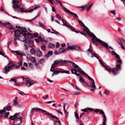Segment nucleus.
<instances>
[{
  "label": "nucleus",
  "mask_w": 125,
  "mask_h": 125,
  "mask_svg": "<svg viewBox=\"0 0 125 125\" xmlns=\"http://www.w3.org/2000/svg\"><path fill=\"white\" fill-rule=\"evenodd\" d=\"M80 73L82 74H83L84 75H85L90 80H91V83L92 84V88H94L95 89H96V86L95 84V82L94 80L92 79L88 75H87L86 73L84 72V71H82L81 72H80Z\"/></svg>",
  "instance_id": "nucleus-4"
},
{
  "label": "nucleus",
  "mask_w": 125,
  "mask_h": 125,
  "mask_svg": "<svg viewBox=\"0 0 125 125\" xmlns=\"http://www.w3.org/2000/svg\"><path fill=\"white\" fill-rule=\"evenodd\" d=\"M23 116L22 114L19 113H16L13 115L10 116L9 119L11 120H14L13 122L14 125H21L22 121L20 119H21Z\"/></svg>",
  "instance_id": "nucleus-2"
},
{
  "label": "nucleus",
  "mask_w": 125,
  "mask_h": 125,
  "mask_svg": "<svg viewBox=\"0 0 125 125\" xmlns=\"http://www.w3.org/2000/svg\"><path fill=\"white\" fill-rule=\"evenodd\" d=\"M45 114L48 115L50 116L51 117H52L54 120L55 121V122H56L57 121H60V120L57 117L52 115L51 114H50L49 112H47V111L45 113Z\"/></svg>",
  "instance_id": "nucleus-6"
},
{
  "label": "nucleus",
  "mask_w": 125,
  "mask_h": 125,
  "mask_svg": "<svg viewBox=\"0 0 125 125\" xmlns=\"http://www.w3.org/2000/svg\"><path fill=\"white\" fill-rule=\"evenodd\" d=\"M15 35L16 37H18L20 36V35L21 33V31L18 30H16L15 31Z\"/></svg>",
  "instance_id": "nucleus-11"
},
{
  "label": "nucleus",
  "mask_w": 125,
  "mask_h": 125,
  "mask_svg": "<svg viewBox=\"0 0 125 125\" xmlns=\"http://www.w3.org/2000/svg\"><path fill=\"white\" fill-rule=\"evenodd\" d=\"M69 62L71 63H72L73 64V65L74 67H75V68H77V67H78V65L76 64L74 62H72L71 61H69Z\"/></svg>",
  "instance_id": "nucleus-30"
},
{
  "label": "nucleus",
  "mask_w": 125,
  "mask_h": 125,
  "mask_svg": "<svg viewBox=\"0 0 125 125\" xmlns=\"http://www.w3.org/2000/svg\"><path fill=\"white\" fill-rule=\"evenodd\" d=\"M23 84V82H20V83H15L14 85L18 86H20L22 85Z\"/></svg>",
  "instance_id": "nucleus-28"
},
{
  "label": "nucleus",
  "mask_w": 125,
  "mask_h": 125,
  "mask_svg": "<svg viewBox=\"0 0 125 125\" xmlns=\"http://www.w3.org/2000/svg\"><path fill=\"white\" fill-rule=\"evenodd\" d=\"M90 3H89L88 4L86 5V6H80L79 7L81 8H83V9H82L83 10H84L86 7H87V11H88L90 9L91 7L93 5V4L92 3L89 6V7H88L89 4H90Z\"/></svg>",
  "instance_id": "nucleus-7"
},
{
  "label": "nucleus",
  "mask_w": 125,
  "mask_h": 125,
  "mask_svg": "<svg viewBox=\"0 0 125 125\" xmlns=\"http://www.w3.org/2000/svg\"><path fill=\"white\" fill-rule=\"evenodd\" d=\"M55 125H61V122L60 121H57L55 122Z\"/></svg>",
  "instance_id": "nucleus-54"
},
{
  "label": "nucleus",
  "mask_w": 125,
  "mask_h": 125,
  "mask_svg": "<svg viewBox=\"0 0 125 125\" xmlns=\"http://www.w3.org/2000/svg\"><path fill=\"white\" fill-rule=\"evenodd\" d=\"M6 110L7 111H10L11 108V107L10 106H6Z\"/></svg>",
  "instance_id": "nucleus-45"
},
{
  "label": "nucleus",
  "mask_w": 125,
  "mask_h": 125,
  "mask_svg": "<svg viewBox=\"0 0 125 125\" xmlns=\"http://www.w3.org/2000/svg\"><path fill=\"white\" fill-rule=\"evenodd\" d=\"M73 47L74 48L73 49H75L76 50H78L79 51H80V48L78 46H73Z\"/></svg>",
  "instance_id": "nucleus-29"
},
{
  "label": "nucleus",
  "mask_w": 125,
  "mask_h": 125,
  "mask_svg": "<svg viewBox=\"0 0 125 125\" xmlns=\"http://www.w3.org/2000/svg\"><path fill=\"white\" fill-rule=\"evenodd\" d=\"M17 4V3L13 4V7L14 9H18L20 7V6Z\"/></svg>",
  "instance_id": "nucleus-22"
},
{
  "label": "nucleus",
  "mask_w": 125,
  "mask_h": 125,
  "mask_svg": "<svg viewBox=\"0 0 125 125\" xmlns=\"http://www.w3.org/2000/svg\"><path fill=\"white\" fill-rule=\"evenodd\" d=\"M109 92L108 91L106 90L104 92V93L106 94L107 95H108L109 94Z\"/></svg>",
  "instance_id": "nucleus-63"
},
{
  "label": "nucleus",
  "mask_w": 125,
  "mask_h": 125,
  "mask_svg": "<svg viewBox=\"0 0 125 125\" xmlns=\"http://www.w3.org/2000/svg\"><path fill=\"white\" fill-rule=\"evenodd\" d=\"M110 12L111 13L113 14L114 15H115L116 13L115 11L113 10H111L110 11Z\"/></svg>",
  "instance_id": "nucleus-61"
},
{
  "label": "nucleus",
  "mask_w": 125,
  "mask_h": 125,
  "mask_svg": "<svg viewBox=\"0 0 125 125\" xmlns=\"http://www.w3.org/2000/svg\"><path fill=\"white\" fill-rule=\"evenodd\" d=\"M104 67L105 68L104 70H105L107 71L110 73V72H111L112 69L108 66H106L105 65H104Z\"/></svg>",
  "instance_id": "nucleus-14"
},
{
  "label": "nucleus",
  "mask_w": 125,
  "mask_h": 125,
  "mask_svg": "<svg viewBox=\"0 0 125 125\" xmlns=\"http://www.w3.org/2000/svg\"><path fill=\"white\" fill-rule=\"evenodd\" d=\"M9 114L10 113L9 112L5 113L4 114L5 117V118L7 117L9 115Z\"/></svg>",
  "instance_id": "nucleus-50"
},
{
  "label": "nucleus",
  "mask_w": 125,
  "mask_h": 125,
  "mask_svg": "<svg viewBox=\"0 0 125 125\" xmlns=\"http://www.w3.org/2000/svg\"><path fill=\"white\" fill-rule=\"evenodd\" d=\"M13 69H14V68L12 67L11 65L10 66L7 65L4 68L5 73L7 74L8 72L10 71V70H12Z\"/></svg>",
  "instance_id": "nucleus-5"
},
{
  "label": "nucleus",
  "mask_w": 125,
  "mask_h": 125,
  "mask_svg": "<svg viewBox=\"0 0 125 125\" xmlns=\"http://www.w3.org/2000/svg\"><path fill=\"white\" fill-rule=\"evenodd\" d=\"M36 54L38 57H41L42 56V52L40 50H38L36 52Z\"/></svg>",
  "instance_id": "nucleus-13"
},
{
  "label": "nucleus",
  "mask_w": 125,
  "mask_h": 125,
  "mask_svg": "<svg viewBox=\"0 0 125 125\" xmlns=\"http://www.w3.org/2000/svg\"><path fill=\"white\" fill-rule=\"evenodd\" d=\"M11 81H12L13 82H14L15 83H16L17 81L16 79L15 78H11L10 79V80L9 81L10 82Z\"/></svg>",
  "instance_id": "nucleus-42"
},
{
  "label": "nucleus",
  "mask_w": 125,
  "mask_h": 125,
  "mask_svg": "<svg viewBox=\"0 0 125 125\" xmlns=\"http://www.w3.org/2000/svg\"><path fill=\"white\" fill-rule=\"evenodd\" d=\"M13 102L14 105L17 106L18 104V102L16 100H14Z\"/></svg>",
  "instance_id": "nucleus-48"
},
{
  "label": "nucleus",
  "mask_w": 125,
  "mask_h": 125,
  "mask_svg": "<svg viewBox=\"0 0 125 125\" xmlns=\"http://www.w3.org/2000/svg\"><path fill=\"white\" fill-rule=\"evenodd\" d=\"M68 62H69V61H66V60H64V61H62V60H61L59 61V63L60 64H64L66 63H67V64L68 65H69L68 64Z\"/></svg>",
  "instance_id": "nucleus-17"
},
{
  "label": "nucleus",
  "mask_w": 125,
  "mask_h": 125,
  "mask_svg": "<svg viewBox=\"0 0 125 125\" xmlns=\"http://www.w3.org/2000/svg\"><path fill=\"white\" fill-rule=\"evenodd\" d=\"M92 36L91 37H92V42L93 44H95L96 46H98L99 45L101 44L108 50L109 48L112 50H114V49L111 46H109L107 43L98 38L94 34H92Z\"/></svg>",
  "instance_id": "nucleus-1"
},
{
  "label": "nucleus",
  "mask_w": 125,
  "mask_h": 125,
  "mask_svg": "<svg viewBox=\"0 0 125 125\" xmlns=\"http://www.w3.org/2000/svg\"><path fill=\"white\" fill-rule=\"evenodd\" d=\"M103 117L104 118L103 120L104 122L103 124L104 125H105L106 124V116L105 115H103Z\"/></svg>",
  "instance_id": "nucleus-25"
},
{
  "label": "nucleus",
  "mask_w": 125,
  "mask_h": 125,
  "mask_svg": "<svg viewBox=\"0 0 125 125\" xmlns=\"http://www.w3.org/2000/svg\"><path fill=\"white\" fill-rule=\"evenodd\" d=\"M6 112V110L4 108L3 110H0V118L2 116V115Z\"/></svg>",
  "instance_id": "nucleus-20"
},
{
  "label": "nucleus",
  "mask_w": 125,
  "mask_h": 125,
  "mask_svg": "<svg viewBox=\"0 0 125 125\" xmlns=\"http://www.w3.org/2000/svg\"><path fill=\"white\" fill-rule=\"evenodd\" d=\"M31 57L30 54H28L27 55V58L28 60H30L31 58Z\"/></svg>",
  "instance_id": "nucleus-37"
},
{
  "label": "nucleus",
  "mask_w": 125,
  "mask_h": 125,
  "mask_svg": "<svg viewBox=\"0 0 125 125\" xmlns=\"http://www.w3.org/2000/svg\"><path fill=\"white\" fill-rule=\"evenodd\" d=\"M11 65L12 67H15L16 69H17L19 67V66H20V65L16 66V64H12Z\"/></svg>",
  "instance_id": "nucleus-47"
},
{
  "label": "nucleus",
  "mask_w": 125,
  "mask_h": 125,
  "mask_svg": "<svg viewBox=\"0 0 125 125\" xmlns=\"http://www.w3.org/2000/svg\"><path fill=\"white\" fill-rule=\"evenodd\" d=\"M61 73H67V74H69L70 73L68 71H66L65 70H64L63 71H61Z\"/></svg>",
  "instance_id": "nucleus-41"
},
{
  "label": "nucleus",
  "mask_w": 125,
  "mask_h": 125,
  "mask_svg": "<svg viewBox=\"0 0 125 125\" xmlns=\"http://www.w3.org/2000/svg\"><path fill=\"white\" fill-rule=\"evenodd\" d=\"M28 43L29 46L30 47L32 48L34 46L33 42L32 40L30 41Z\"/></svg>",
  "instance_id": "nucleus-15"
},
{
  "label": "nucleus",
  "mask_w": 125,
  "mask_h": 125,
  "mask_svg": "<svg viewBox=\"0 0 125 125\" xmlns=\"http://www.w3.org/2000/svg\"><path fill=\"white\" fill-rule=\"evenodd\" d=\"M22 36H19V37L18 38V40H19L23 42H24V39L23 38H22Z\"/></svg>",
  "instance_id": "nucleus-34"
},
{
  "label": "nucleus",
  "mask_w": 125,
  "mask_h": 125,
  "mask_svg": "<svg viewBox=\"0 0 125 125\" xmlns=\"http://www.w3.org/2000/svg\"><path fill=\"white\" fill-rule=\"evenodd\" d=\"M62 21L63 25L66 26L67 27H69V25H67V23L63 19H62Z\"/></svg>",
  "instance_id": "nucleus-31"
},
{
  "label": "nucleus",
  "mask_w": 125,
  "mask_h": 125,
  "mask_svg": "<svg viewBox=\"0 0 125 125\" xmlns=\"http://www.w3.org/2000/svg\"><path fill=\"white\" fill-rule=\"evenodd\" d=\"M19 2V0H13V2H12V3L13 4H16V3L18 4Z\"/></svg>",
  "instance_id": "nucleus-40"
},
{
  "label": "nucleus",
  "mask_w": 125,
  "mask_h": 125,
  "mask_svg": "<svg viewBox=\"0 0 125 125\" xmlns=\"http://www.w3.org/2000/svg\"><path fill=\"white\" fill-rule=\"evenodd\" d=\"M30 52L32 54H34L35 53V50L34 48H32L30 50Z\"/></svg>",
  "instance_id": "nucleus-27"
},
{
  "label": "nucleus",
  "mask_w": 125,
  "mask_h": 125,
  "mask_svg": "<svg viewBox=\"0 0 125 125\" xmlns=\"http://www.w3.org/2000/svg\"><path fill=\"white\" fill-rule=\"evenodd\" d=\"M38 39L39 41H40L41 42H42L43 41L42 38L41 36H39L38 37Z\"/></svg>",
  "instance_id": "nucleus-59"
},
{
  "label": "nucleus",
  "mask_w": 125,
  "mask_h": 125,
  "mask_svg": "<svg viewBox=\"0 0 125 125\" xmlns=\"http://www.w3.org/2000/svg\"><path fill=\"white\" fill-rule=\"evenodd\" d=\"M39 23L40 26L42 27L43 28L45 27V25H44L43 23L41 22H39Z\"/></svg>",
  "instance_id": "nucleus-32"
},
{
  "label": "nucleus",
  "mask_w": 125,
  "mask_h": 125,
  "mask_svg": "<svg viewBox=\"0 0 125 125\" xmlns=\"http://www.w3.org/2000/svg\"><path fill=\"white\" fill-rule=\"evenodd\" d=\"M25 32H26L22 31L21 32V33L24 37L26 36L27 35V34Z\"/></svg>",
  "instance_id": "nucleus-64"
},
{
  "label": "nucleus",
  "mask_w": 125,
  "mask_h": 125,
  "mask_svg": "<svg viewBox=\"0 0 125 125\" xmlns=\"http://www.w3.org/2000/svg\"><path fill=\"white\" fill-rule=\"evenodd\" d=\"M78 21L80 25L85 28L83 29L84 31H86V34H88L91 37L92 36V34H94L90 31L88 28L85 26L81 21L78 20Z\"/></svg>",
  "instance_id": "nucleus-3"
},
{
  "label": "nucleus",
  "mask_w": 125,
  "mask_h": 125,
  "mask_svg": "<svg viewBox=\"0 0 125 125\" xmlns=\"http://www.w3.org/2000/svg\"><path fill=\"white\" fill-rule=\"evenodd\" d=\"M53 52L52 51H49L47 52V53L46 54L45 56L47 58L49 57L50 55H52L53 54Z\"/></svg>",
  "instance_id": "nucleus-16"
},
{
  "label": "nucleus",
  "mask_w": 125,
  "mask_h": 125,
  "mask_svg": "<svg viewBox=\"0 0 125 125\" xmlns=\"http://www.w3.org/2000/svg\"><path fill=\"white\" fill-rule=\"evenodd\" d=\"M20 11L21 12H25V11H26V10H24L23 8L22 7L20 8Z\"/></svg>",
  "instance_id": "nucleus-49"
},
{
  "label": "nucleus",
  "mask_w": 125,
  "mask_h": 125,
  "mask_svg": "<svg viewBox=\"0 0 125 125\" xmlns=\"http://www.w3.org/2000/svg\"><path fill=\"white\" fill-rule=\"evenodd\" d=\"M61 71H56L54 72H53L55 74H58L59 72L61 73Z\"/></svg>",
  "instance_id": "nucleus-52"
},
{
  "label": "nucleus",
  "mask_w": 125,
  "mask_h": 125,
  "mask_svg": "<svg viewBox=\"0 0 125 125\" xmlns=\"http://www.w3.org/2000/svg\"><path fill=\"white\" fill-rule=\"evenodd\" d=\"M24 38H25V39H24V41H23L24 42H25L26 43H27L29 42L30 41V39L29 37H24Z\"/></svg>",
  "instance_id": "nucleus-19"
},
{
  "label": "nucleus",
  "mask_w": 125,
  "mask_h": 125,
  "mask_svg": "<svg viewBox=\"0 0 125 125\" xmlns=\"http://www.w3.org/2000/svg\"><path fill=\"white\" fill-rule=\"evenodd\" d=\"M55 45L52 43H50L48 45V47L50 48H53L55 47Z\"/></svg>",
  "instance_id": "nucleus-24"
},
{
  "label": "nucleus",
  "mask_w": 125,
  "mask_h": 125,
  "mask_svg": "<svg viewBox=\"0 0 125 125\" xmlns=\"http://www.w3.org/2000/svg\"><path fill=\"white\" fill-rule=\"evenodd\" d=\"M36 110V111H39L41 112H46V111L40 108H33L31 110V114H32L34 110Z\"/></svg>",
  "instance_id": "nucleus-8"
},
{
  "label": "nucleus",
  "mask_w": 125,
  "mask_h": 125,
  "mask_svg": "<svg viewBox=\"0 0 125 125\" xmlns=\"http://www.w3.org/2000/svg\"><path fill=\"white\" fill-rule=\"evenodd\" d=\"M59 63V61L58 60H56L53 63L55 65H57Z\"/></svg>",
  "instance_id": "nucleus-53"
},
{
  "label": "nucleus",
  "mask_w": 125,
  "mask_h": 125,
  "mask_svg": "<svg viewBox=\"0 0 125 125\" xmlns=\"http://www.w3.org/2000/svg\"><path fill=\"white\" fill-rule=\"evenodd\" d=\"M65 51V50L63 48H60L59 50V52L60 53H62Z\"/></svg>",
  "instance_id": "nucleus-21"
},
{
  "label": "nucleus",
  "mask_w": 125,
  "mask_h": 125,
  "mask_svg": "<svg viewBox=\"0 0 125 125\" xmlns=\"http://www.w3.org/2000/svg\"><path fill=\"white\" fill-rule=\"evenodd\" d=\"M45 61V60L44 59H42L40 60L39 61L40 63H43Z\"/></svg>",
  "instance_id": "nucleus-58"
},
{
  "label": "nucleus",
  "mask_w": 125,
  "mask_h": 125,
  "mask_svg": "<svg viewBox=\"0 0 125 125\" xmlns=\"http://www.w3.org/2000/svg\"><path fill=\"white\" fill-rule=\"evenodd\" d=\"M42 50L44 51L46 50L45 46V45H43L41 47Z\"/></svg>",
  "instance_id": "nucleus-35"
},
{
  "label": "nucleus",
  "mask_w": 125,
  "mask_h": 125,
  "mask_svg": "<svg viewBox=\"0 0 125 125\" xmlns=\"http://www.w3.org/2000/svg\"><path fill=\"white\" fill-rule=\"evenodd\" d=\"M77 69L75 70H76L77 71H78L79 72H80H80H81V71H82L81 70V68L80 67H79V66H78V67H77Z\"/></svg>",
  "instance_id": "nucleus-55"
},
{
  "label": "nucleus",
  "mask_w": 125,
  "mask_h": 125,
  "mask_svg": "<svg viewBox=\"0 0 125 125\" xmlns=\"http://www.w3.org/2000/svg\"><path fill=\"white\" fill-rule=\"evenodd\" d=\"M5 26L9 28H10L12 27V25L10 22L6 23L5 24Z\"/></svg>",
  "instance_id": "nucleus-23"
},
{
  "label": "nucleus",
  "mask_w": 125,
  "mask_h": 125,
  "mask_svg": "<svg viewBox=\"0 0 125 125\" xmlns=\"http://www.w3.org/2000/svg\"><path fill=\"white\" fill-rule=\"evenodd\" d=\"M30 60H31L33 63H35L36 61L35 58L34 57L32 56L31 57V58Z\"/></svg>",
  "instance_id": "nucleus-26"
},
{
  "label": "nucleus",
  "mask_w": 125,
  "mask_h": 125,
  "mask_svg": "<svg viewBox=\"0 0 125 125\" xmlns=\"http://www.w3.org/2000/svg\"><path fill=\"white\" fill-rule=\"evenodd\" d=\"M20 30L22 31L27 32V30L25 28L21 27L20 29Z\"/></svg>",
  "instance_id": "nucleus-33"
},
{
  "label": "nucleus",
  "mask_w": 125,
  "mask_h": 125,
  "mask_svg": "<svg viewBox=\"0 0 125 125\" xmlns=\"http://www.w3.org/2000/svg\"><path fill=\"white\" fill-rule=\"evenodd\" d=\"M74 48L73 47V46H69L68 47H67L66 49V50H70L71 49H73V48Z\"/></svg>",
  "instance_id": "nucleus-38"
},
{
  "label": "nucleus",
  "mask_w": 125,
  "mask_h": 125,
  "mask_svg": "<svg viewBox=\"0 0 125 125\" xmlns=\"http://www.w3.org/2000/svg\"><path fill=\"white\" fill-rule=\"evenodd\" d=\"M69 27L72 30V31H74L75 29L72 26L69 25Z\"/></svg>",
  "instance_id": "nucleus-46"
},
{
  "label": "nucleus",
  "mask_w": 125,
  "mask_h": 125,
  "mask_svg": "<svg viewBox=\"0 0 125 125\" xmlns=\"http://www.w3.org/2000/svg\"><path fill=\"white\" fill-rule=\"evenodd\" d=\"M63 9L64 10L67 12L71 14L74 15V16L76 18H78L77 15L76 13L72 12L64 7H63Z\"/></svg>",
  "instance_id": "nucleus-9"
},
{
  "label": "nucleus",
  "mask_w": 125,
  "mask_h": 125,
  "mask_svg": "<svg viewBox=\"0 0 125 125\" xmlns=\"http://www.w3.org/2000/svg\"><path fill=\"white\" fill-rule=\"evenodd\" d=\"M37 17L36 16L34 17L33 18H32L31 20H26V21H32L34 20L35 19L37 18Z\"/></svg>",
  "instance_id": "nucleus-44"
},
{
  "label": "nucleus",
  "mask_w": 125,
  "mask_h": 125,
  "mask_svg": "<svg viewBox=\"0 0 125 125\" xmlns=\"http://www.w3.org/2000/svg\"><path fill=\"white\" fill-rule=\"evenodd\" d=\"M29 66L31 68L33 69V64L31 63H29Z\"/></svg>",
  "instance_id": "nucleus-62"
},
{
  "label": "nucleus",
  "mask_w": 125,
  "mask_h": 125,
  "mask_svg": "<svg viewBox=\"0 0 125 125\" xmlns=\"http://www.w3.org/2000/svg\"><path fill=\"white\" fill-rule=\"evenodd\" d=\"M26 84L27 86L28 87L31 86L32 85V84L31 83V82H30L27 83H26Z\"/></svg>",
  "instance_id": "nucleus-51"
},
{
  "label": "nucleus",
  "mask_w": 125,
  "mask_h": 125,
  "mask_svg": "<svg viewBox=\"0 0 125 125\" xmlns=\"http://www.w3.org/2000/svg\"><path fill=\"white\" fill-rule=\"evenodd\" d=\"M111 72H113V73L114 75L115 76L118 74V73L117 72H118V70L117 68H114L112 69Z\"/></svg>",
  "instance_id": "nucleus-12"
},
{
  "label": "nucleus",
  "mask_w": 125,
  "mask_h": 125,
  "mask_svg": "<svg viewBox=\"0 0 125 125\" xmlns=\"http://www.w3.org/2000/svg\"><path fill=\"white\" fill-rule=\"evenodd\" d=\"M37 17L36 16L34 17L33 18H32L31 20H26V21H32L34 20L35 19L37 18Z\"/></svg>",
  "instance_id": "nucleus-43"
},
{
  "label": "nucleus",
  "mask_w": 125,
  "mask_h": 125,
  "mask_svg": "<svg viewBox=\"0 0 125 125\" xmlns=\"http://www.w3.org/2000/svg\"><path fill=\"white\" fill-rule=\"evenodd\" d=\"M79 80L81 82L86 83V82L85 81L84 79L81 77H80Z\"/></svg>",
  "instance_id": "nucleus-39"
},
{
  "label": "nucleus",
  "mask_w": 125,
  "mask_h": 125,
  "mask_svg": "<svg viewBox=\"0 0 125 125\" xmlns=\"http://www.w3.org/2000/svg\"><path fill=\"white\" fill-rule=\"evenodd\" d=\"M18 40V38L17 37H15L14 39V43L16 44H17V42L16 41L17 40Z\"/></svg>",
  "instance_id": "nucleus-60"
},
{
  "label": "nucleus",
  "mask_w": 125,
  "mask_h": 125,
  "mask_svg": "<svg viewBox=\"0 0 125 125\" xmlns=\"http://www.w3.org/2000/svg\"><path fill=\"white\" fill-rule=\"evenodd\" d=\"M120 45H121V48L123 50H125V48L123 45L122 43L121 42H117Z\"/></svg>",
  "instance_id": "nucleus-36"
},
{
  "label": "nucleus",
  "mask_w": 125,
  "mask_h": 125,
  "mask_svg": "<svg viewBox=\"0 0 125 125\" xmlns=\"http://www.w3.org/2000/svg\"><path fill=\"white\" fill-rule=\"evenodd\" d=\"M71 71L72 72V74H74L78 76H80V75L79 74L77 73V71H76V70H75V69H73L71 70Z\"/></svg>",
  "instance_id": "nucleus-18"
},
{
  "label": "nucleus",
  "mask_w": 125,
  "mask_h": 125,
  "mask_svg": "<svg viewBox=\"0 0 125 125\" xmlns=\"http://www.w3.org/2000/svg\"><path fill=\"white\" fill-rule=\"evenodd\" d=\"M75 116L77 119H79V118L78 116V114L77 113H75Z\"/></svg>",
  "instance_id": "nucleus-57"
},
{
  "label": "nucleus",
  "mask_w": 125,
  "mask_h": 125,
  "mask_svg": "<svg viewBox=\"0 0 125 125\" xmlns=\"http://www.w3.org/2000/svg\"><path fill=\"white\" fill-rule=\"evenodd\" d=\"M57 110V111L59 113H60L62 115H63L61 111V110L60 109H59V110H57V109H56Z\"/></svg>",
  "instance_id": "nucleus-56"
},
{
  "label": "nucleus",
  "mask_w": 125,
  "mask_h": 125,
  "mask_svg": "<svg viewBox=\"0 0 125 125\" xmlns=\"http://www.w3.org/2000/svg\"><path fill=\"white\" fill-rule=\"evenodd\" d=\"M13 52L16 53L17 54L20 55L21 57H22L23 56H26V54L24 52H21L19 51H16L15 52L13 51Z\"/></svg>",
  "instance_id": "nucleus-10"
}]
</instances>
